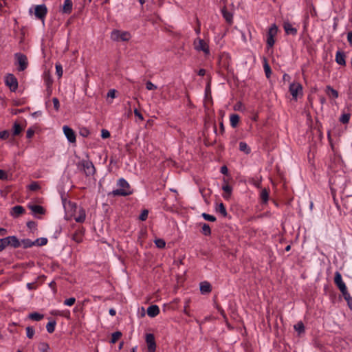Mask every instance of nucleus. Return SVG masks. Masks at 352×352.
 Segmentation results:
<instances>
[{
  "label": "nucleus",
  "mask_w": 352,
  "mask_h": 352,
  "mask_svg": "<svg viewBox=\"0 0 352 352\" xmlns=\"http://www.w3.org/2000/svg\"><path fill=\"white\" fill-rule=\"evenodd\" d=\"M34 246H43L47 244V239L46 238H39L34 241Z\"/></svg>",
  "instance_id": "35"
},
{
  "label": "nucleus",
  "mask_w": 352,
  "mask_h": 352,
  "mask_svg": "<svg viewBox=\"0 0 352 352\" xmlns=\"http://www.w3.org/2000/svg\"><path fill=\"white\" fill-rule=\"evenodd\" d=\"M86 214L82 208H79L77 214H74V219L76 222L82 223L85 219Z\"/></svg>",
  "instance_id": "14"
},
{
  "label": "nucleus",
  "mask_w": 352,
  "mask_h": 352,
  "mask_svg": "<svg viewBox=\"0 0 352 352\" xmlns=\"http://www.w3.org/2000/svg\"><path fill=\"white\" fill-rule=\"evenodd\" d=\"M14 58L16 60V63L19 65L18 70L20 72L24 71L28 65L27 56L21 53H16Z\"/></svg>",
  "instance_id": "5"
},
{
  "label": "nucleus",
  "mask_w": 352,
  "mask_h": 352,
  "mask_svg": "<svg viewBox=\"0 0 352 352\" xmlns=\"http://www.w3.org/2000/svg\"><path fill=\"white\" fill-rule=\"evenodd\" d=\"M6 247H8V243H6V238H3L0 239V252H2Z\"/></svg>",
  "instance_id": "49"
},
{
  "label": "nucleus",
  "mask_w": 352,
  "mask_h": 352,
  "mask_svg": "<svg viewBox=\"0 0 352 352\" xmlns=\"http://www.w3.org/2000/svg\"><path fill=\"white\" fill-rule=\"evenodd\" d=\"M228 172V169L226 166H223L221 168V173L223 175H227Z\"/></svg>",
  "instance_id": "62"
},
{
  "label": "nucleus",
  "mask_w": 352,
  "mask_h": 352,
  "mask_svg": "<svg viewBox=\"0 0 352 352\" xmlns=\"http://www.w3.org/2000/svg\"><path fill=\"white\" fill-rule=\"evenodd\" d=\"M122 333L120 331H116L111 335V343L115 344L122 336Z\"/></svg>",
  "instance_id": "30"
},
{
  "label": "nucleus",
  "mask_w": 352,
  "mask_h": 352,
  "mask_svg": "<svg viewBox=\"0 0 352 352\" xmlns=\"http://www.w3.org/2000/svg\"><path fill=\"white\" fill-rule=\"evenodd\" d=\"M63 129L68 141L71 143L76 142V135L73 129L68 126H64Z\"/></svg>",
  "instance_id": "11"
},
{
  "label": "nucleus",
  "mask_w": 352,
  "mask_h": 352,
  "mask_svg": "<svg viewBox=\"0 0 352 352\" xmlns=\"http://www.w3.org/2000/svg\"><path fill=\"white\" fill-rule=\"evenodd\" d=\"M25 209L21 206H15L12 208L11 215L14 217H18L19 215L24 213Z\"/></svg>",
  "instance_id": "17"
},
{
  "label": "nucleus",
  "mask_w": 352,
  "mask_h": 352,
  "mask_svg": "<svg viewBox=\"0 0 352 352\" xmlns=\"http://www.w3.org/2000/svg\"><path fill=\"white\" fill-rule=\"evenodd\" d=\"M107 97H110L111 98H114L116 97V90L115 89H111L107 93Z\"/></svg>",
  "instance_id": "58"
},
{
  "label": "nucleus",
  "mask_w": 352,
  "mask_h": 352,
  "mask_svg": "<svg viewBox=\"0 0 352 352\" xmlns=\"http://www.w3.org/2000/svg\"><path fill=\"white\" fill-rule=\"evenodd\" d=\"M28 317L30 319H31L32 320L39 321V320H42L44 316L43 314H38L37 312H34V313H31L28 316Z\"/></svg>",
  "instance_id": "29"
},
{
  "label": "nucleus",
  "mask_w": 352,
  "mask_h": 352,
  "mask_svg": "<svg viewBox=\"0 0 352 352\" xmlns=\"http://www.w3.org/2000/svg\"><path fill=\"white\" fill-rule=\"evenodd\" d=\"M347 40L350 44V45L352 46V32H349L347 34Z\"/></svg>",
  "instance_id": "61"
},
{
  "label": "nucleus",
  "mask_w": 352,
  "mask_h": 352,
  "mask_svg": "<svg viewBox=\"0 0 352 352\" xmlns=\"http://www.w3.org/2000/svg\"><path fill=\"white\" fill-rule=\"evenodd\" d=\"M52 102H53V104H54V109L56 111H58L59 108H60V103H59L58 99L57 98H52Z\"/></svg>",
  "instance_id": "53"
},
{
  "label": "nucleus",
  "mask_w": 352,
  "mask_h": 352,
  "mask_svg": "<svg viewBox=\"0 0 352 352\" xmlns=\"http://www.w3.org/2000/svg\"><path fill=\"white\" fill-rule=\"evenodd\" d=\"M38 349L41 352H48L50 347L47 343L41 342L39 344Z\"/></svg>",
  "instance_id": "40"
},
{
  "label": "nucleus",
  "mask_w": 352,
  "mask_h": 352,
  "mask_svg": "<svg viewBox=\"0 0 352 352\" xmlns=\"http://www.w3.org/2000/svg\"><path fill=\"white\" fill-rule=\"evenodd\" d=\"M6 85L9 87L12 91H15L18 87V81L16 78L12 74H8L6 76Z\"/></svg>",
  "instance_id": "7"
},
{
  "label": "nucleus",
  "mask_w": 352,
  "mask_h": 352,
  "mask_svg": "<svg viewBox=\"0 0 352 352\" xmlns=\"http://www.w3.org/2000/svg\"><path fill=\"white\" fill-rule=\"evenodd\" d=\"M341 293L342 294L345 300H349V297L351 296L349 293L348 292L346 287H344V289L340 290Z\"/></svg>",
  "instance_id": "52"
},
{
  "label": "nucleus",
  "mask_w": 352,
  "mask_h": 352,
  "mask_svg": "<svg viewBox=\"0 0 352 352\" xmlns=\"http://www.w3.org/2000/svg\"><path fill=\"white\" fill-rule=\"evenodd\" d=\"M34 134V131L32 129H29L28 131H27V133H26V136L28 138H31Z\"/></svg>",
  "instance_id": "57"
},
{
  "label": "nucleus",
  "mask_w": 352,
  "mask_h": 352,
  "mask_svg": "<svg viewBox=\"0 0 352 352\" xmlns=\"http://www.w3.org/2000/svg\"><path fill=\"white\" fill-rule=\"evenodd\" d=\"M10 133L8 131H3L0 132V139L6 140L8 138Z\"/></svg>",
  "instance_id": "54"
},
{
  "label": "nucleus",
  "mask_w": 352,
  "mask_h": 352,
  "mask_svg": "<svg viewBox=\"0 0 352 352\" xmlns=\"http://www.w3.org/2000/svg\"><path fill=\"white\" fill-rule=\"evenodd\" d=\"M221 12H222L223 16L226 19V21L230 24L232 23L233 14L231 12H230L229 11H228L226 7H224L221 10Z\"/></svg>",
  "instance_id": "20"
},
{
  "label": "nucleus",
  "mask_w": 352,
  "mask_h": 352,
  "mask_svg": "<svg viewBox=\"0 0 352 352\" xmlns=\"http://www.w3.org/2000/svg\"><path fill=\"white\" fill-rule=\"evenodd\" d=\"M289 91L293 98L296 100L298 96L302 94V87L298 82H293L289 85Z\"/></svg>",
  "instance_id": "8"
},
{
  "label": "nucleus",
  "mask_w": 352,
  "mask_h": 352,
  "mask_svg": "<svg viewBox=\"0 0 352 352\" xmlns=\"http://www.w3.org/2000/svg\"><path fill=\"white\" fill-rule=\"evenodd\" d=\"M76 302L75 298H69L64 301V305L67 306H72Z\"/></svg>",
  "instance_id": "50"
},
{
  "label": "nucleus",
  "mask_w": 352,
  "mask_h": 352,
  "mask_svg": "<svg viewBox=\"0 0 352 352\" xmlns=\"http://www.w3.org/2000/svg\"><path fill=\"white\" fill-rule=\"evenodd\" d=\"M44 78H45V84L47 87V90L49 91L50 88L53 82V80L49 74H45Z\"/></svg>",
  "instance_id": "38"
},
{
  "label": "nucleus",
  "mask_w": 352,
  "mask_h": 352,
  "mask_svg": "<svg viewBox=\"0 0 352 352\" xmlns=\"http://www.w3.org/2000/svg\"><path fill=\"white\" fill-rule=\"evenodd\" d=\"M47 12V8L45 4L36 6L34 8V15L36 18L43 20Z\"/></svg>",
  "instance_id": "9"
},
{
  "label": "nucleus",
  "mask_w": 352,
  "mask_h": 352,
  "mask_svg": "<svg viewBox=\"0 0 352 352\" xmlns=\"http://www.w3.org/2000/svg\"><path fill=\"white\" fill-rule=\"evenodd\" d=\"M341 293L342 294L345 300H349V297L351 296L349 293L348 292L346 287H344V289L340 290Z\"/></svg>",
  "instance_id": "51"
},
{
  "label": "nucleus",
  "mask_w": 352,
  "mask_h": 352,
  "mask_svg": "<svg viewBox=\"0 0 352 352\" xmlns=\"http://www.w3.org/2000/svg\"><path fill=\"white\" fill-rule=\"evenodd\" d=\"M216 211L219 212L223 217H226L228 213L226 207L223 203H220L216 208Z\"/></svg>",
  "instance_id": "28"
},
{
  "label": "nucleus",
  "mask_w": 352,
  "mask_h": 352,
  "mask_svg": "<svg viewBox=\"0 0 352 352\" xmlns=\"http://www.w3.org/2000/svg\"><path fill=\"white\" fill-rule=\"evenodd\" d=\"M148 210H143L142 211V213L140 214V217H139V219L140 221H145L147 217H148Z\"/></svg>",
  "instance_id": "47"
},
{
  "label": "nucleus",
  "mask_w": 352,
  "mask_h": 352,
  "mask_svg": "<svg viewBox=\"0 0 352 352\" xmlns=\"http://www.w3.org/2000/svg\"><path fill=\"white\" fill-rule=\"evenodd\" d=\"M41 188L40 185L37 182H32L29 186L28 189L32 191H36Z\"/></svg>",
  "instance_id": "39"
},
{
  "label": "nucleus",
  "mask_w": 352,
  "mask_h": 352,
  "mask_svg": "<svg viewBox=\"0 0 352 352\" xmlns=\"http://www.w3.org/2000/svg\"><path fill=\"white\" fill-rule=\"evenodd\" d=\"M283 28L287 34L296 35L297 30L289 21H284Z\"/></svg>",
  "instance_id": "15"
},
{
  "label": "nucleus",
  "mask_w": 352,
  "mask_h": 352,
  "mask_svg": "<svg viewBox=\"0 0 352 352\" xmlns=\"http://www.w3.org/2000/svg\"><path fill=\"white\" fill-rule=\"evenodd\" d=\"M56 322L50 321L46 325V329L48 333H52L55 330Z\"/></svg>",
  "instance_id": "34"
},
{
  "label": "nucleus",
  "mask_w": 352,
  "mask_h": 352,
  "mask_svg": "<svg viewBox=\"0 0 352 352\" xmlns=\"http://www.w3.org/2000/svg\"><path fill=\"white\" fill-rule=\"evenodd\" d=\"M350 119V114L349 113H344L342 114V116L340 118V121L343 124H346L349 122Z\"/></svg>",
  "instance_id": "42"
},
{
  "label": "nucleus",
  "mask_w": 352,
  "mask_h": 352,
  "mask_svg": "<svg viewBox=\"0 0 352 352\" xmlns=\"http://www.w3.org/2000/svg\"><path fill=\"white\" fill-rule=\"evenodd\" d=\"M8 246H10L14 248H18L21 247V242L16 236H9L5 237Z\"/></svg>",
  "instance_id": "12"
},
{
  "label": "nucleus",
  "mask_w": 352,
  "mask_h": 352,
  "mask_svg": "<svg viewBox=\"0 0 352 352\" xmlns=\"http://www.w3.org/2000/svg\"><path fill=\"white\" fill-rule=\"evenodd\" d=\"M223 190L225 192V195H223V197L226 199H228L231 195L232 188L228 184H226L222 187Z\"/></svg>",
  "instance_id": "26"
},
{
  "label": "nucleus",
  "mask_w": 352,
  "mask_h": 352,
  "mask_svg": "<svg viewBox=\"0 0 352 352\" xmlns=\"http://www.w3.org/2000/svg\"><path fill=\"white\" fill-rule=\"evenodd\" d=\"M334 283L340 290L344 289L345 283L342 281V275L339 272H336L334 277Z\"/></svg>",
  "instance_id": "13"
},
{
  "label": "nucleus",
  "mask_w": 352,
  "mask_h": 352,
  "mask_svg": "<svg viewBox=\"0 0 352 352\" xmlns=\"http://www.w3.org/2000/svg\"><path fill=\"white\" fill-rule=\"evenodd\" d=\"M101 136L104 139L108 138L110 137V133L107 129H102L101 131Z\"/></svg>",
  "instance_id": "55"
},
{
  "label": "nucleus",
  "mask_w": 352,
  "mask_h": 352,
  "mask_svg": "<svg viewBox=\"0 0 352 352\" xmlns=\"http://www.w3.org/2000/svg\"><path fill=\"white\" fill-rule=\"evenodd\" d=\"M146 342L148 352H155L156 350V342L153 334L148 333L146 335Z\"/></svg>",
  "instance_id": "10"
},
{
  "label": "nucleus",
  "mask_w": 352,
  "mask_h": 352,
  "mask_svg": "<svg viewBox=\"0 0 352 352\" xmlns=\"http://www.w3.org/2000/svg\"><path fill=\"white\" fill-rule=\"evenodd\" d=\"M261 199L264 203H266L268 201L269 191L266 188L262 190L261 192Z\"/></svg>",
  "instance_id": "32"
},
{
  "label": "nucleus",
  "mask_w": 352,
  "mask_h": 352,
  "mask_svg": "<svg viewBox=\"0 0 352 352\" xmlns=\"http://www.w3.org/2000/svg\"><path fill=\"white\" fill-rule=\"evenodd\" d=\"M263 67H264V71H265L266 77L267 78H269L271 76L272 70H271L270 66L269 65V64L267 63L266 58H265V57L263 58Z\"/></svg>",
  "instance_id": "24"
},
{
  "label": "nucleus",
  "mask_w": 352,
  "mask_h": 352,
  "mask_svg": "<svg viewBox=\"0 0 352 352\" xmlns=\"http://www.w3.org/2000/svg\"><path fill=\"white\" fill-rule=\"evenodd\" d=\"M73 3L71 0H65L63 6V12L69 14L72 10Z\"/></svg>",
  "instance_id": "22"
},
{
  "label": "nucleus",
  "mask_w": 352,
  "mask_h": 352,
  "mask_svg": "<svg viewBox=\"0 0 352 352\" xmlns=\"http://www.w3.org/2000/svg\"><path fill=\"white\" fill-rule=\"evenodd\" d=\"M239 149H240V151H243L247 154H248L250 152V148L248 147L247 144L244 142H241L239 143Z\"/></svg>",
  "instance_id": "36"
},
{
  "label": "nucleus",
  "mask_w": 352,
  "mask_h": 352,
  "mask_svg": "<svg viewBox=\"0 0 352 352\" xmlns=\"http://www.w3.org/2000/svg\"><path fill=\"white\" fill-rule=\"evenodd\" d=\"M72 239L74 241H75L77 243H80L82 240V236L80 232H75L72 235Z\"/></svg>",
  "instance_id": "41"
},
{
  "label": "nucleus",
  "mask_w": 352,
  "mask_h": 352,
  "mask_svg": "<svg viewBox=\"0 0 352 352\" xmlns=\"http://www.w3.org/2000/svg\"><path fill=\"white\" fill-rule=\"evenodd\" d=\"M278 32V27L276 24H273L269 29L267 32V45L268 47H272L275 43L274 36Z\"/></svg>",
  "instance_id": "6"
},
{
  "label": "nucleus",
  "mask_w": 352,
  "mask_h": 352,
  "mask_svg": "<svg viewBox=\"0 0 352 352\" xmlns=\"http://www.w3.org/2000/svg\"><path fill=\"white\" fill-rule=\"evenodd\" d=\"M28 208L32 210L34 214H43L45 213V209L38 205H29Z\"/></svg>",
  "instance_id": "21"
},
{
  "label": "nucleus",
  "mask_w": 352,
  "mask_h": 352,
  "mask_svg": "<svg viewBox=\"0 0 352 352\" xmlns=\"http://www.w3.org/2000/svg\"><path fill=\"white\" fill-rule=\"evenodd\" d=\"M336 61L338 64L344 66L346 65L345 54L344 52L338 51L336 55Z\"/></svg>",
  "instance_id": "18"
},
{
  "label": "nucleus",
  "mask_w": 352,
  "mask_h": 352,
  "mask_svg": "<svg viewBox=\"0 0 352 352\" xmlns=\"http://www.w3.org/2000/svg\"><path fill=\"white\" fill-rule=\"evenodd\" d=\"M118 185L120 188L113 190L114 196H127L132 194L129 183L124 179H120Z\"/></svg>",
  "instance_id": "1"
},
{
  "label": "nucleus",
  "mask_w": 352,
  "mask_h": 352,
  "mask_svg": "<svg viewBox=\"0 0 352 352\" xmlns=\"http://www.w3.org/2000/svg\"><path fill=\"white\" fill-rule=\"evenodd\" d=\"M131 34L128 32H121L118 30H114L111 34V38L115 41H127L130 39Z\"/></svg>",
  "instance_id": "3"
},
{
  "label": "nucleus",
  "mask_w": 352,
  "mask_h": 352,
  "mask_svg": "<svg viewBox=\"0 0 352 352\" xmlns=\"http://www.w3.org/2000/svg\"><path fill=\"white\" fill-rule=\"evenodd\" d=\"M346 301L348 303L349 307L351 309H352V297H349V300H346Z\"/></svg>",
  "instance_id": "63"
},
{
  "label": "nucleus",
  "mask_w": 352,
  "mask_h": 352,
  "mask_svg": "<svg viewBox=\"0 0 352 352\" xmlns=\"http://www.w3.org/2000/svg\"><path fill=\"white\" fill-rule=\"evenodd\" d=\"M146 88L147 90L151 91L157 89V87L152 82L148 80L146 82Z\"/></svg>",
  "instance_id": "46"
},
{
  "label": "nucleus",
  "mask_w": 352,
  "mask_h": 352,
  "mask_svg": "<svg viewBox=\"0 0 352 352\" xmlns=\"http://www.w3.org/2000/svg\"><path fill=\"white\" fill-rule=\"evenodd\" d=\"M239 116L237 114H232L230 118V124L232 127L235 128L239 122Z\"/></svg>",
  "instance_id": "25"
},
{
  "label": "nucleus",
  "mask_w": 352,
  "mask_h": 352,
  "mask_svg": "<svg viewBox=\"0 0 352 352\" xmlns=\"http://www.w3.org/2000/svg\"><path fill=\"white\" fill-rule=\"evenodd\" d=\"M27 337L30 339L32 338L34 335V329L32 327H26Z\"/></svg>",
  "instance_id": "43"
},
{
  "label": "nucleus",
  "mask_w": 352,
  "mask_h": 352,
  "mask_svg": "<svg viewBox=\"0 0 352 352\" xmlns=\"http://www.w3.org/2000/svg\"><path fill=\"white\" fill-rule=\"evenodd\" d=\"M56 72L58 78H60L63 76V67L61 65L56 64Z\"/></svg>",
  "instance_id": "48"
},
{
  "label": "nucleus",
  "mask_w": 352,
  "mask_h": 352,
  "mask_svg": "<svg viewBox=\"0 0 352 352\" xmlns=\"http://www.w3.org/2000/svg\"><path fill=\"white\" fill-rule=\"evenodd\" d=\"M326 94L329 97H333L334 98H337L338 97V92L333 88H332L330 85L327 86L326 87Z\"/></svg>",
  "instance_id": "23"
},
{
  "label": "nucleus",
  "mask_w": 352,
  "mask_h": 352,
  "mask_svg": "<svg viewBox=\"0 0 352 352\" xmlns=\"http://www.w3.org/2000/svg\"><path fill=\"white\" fill-rule=\"evenodd\" d=\"M160 313V309L157 305H151L147 309V314L148 316L153 318L157 316Z\"/></svg>",
  "instance_id": "16"
},
{
  "label": "nucleus",
  "mask_w": 352,
  "mask_h": 352,
  "mask_svg": "<svg viewBox=\"0 0 352 352\" xmlns=\"http://www.w3.org/2000/svg\"><path fill=\"white\" fill-rule=\"evenodd\" d=\"M202 217L206 221H212V222L216 221V218H215L214 216L210 215V214H207V213H203L202 214Z\"/></svg>",
  "instance_id": "45"
},
{
  "label": "nucleus",
  "mask_w": 352,
  "mask_h": 352,
  "mask_svg": "<svg viewBox=\"0 0 352 352\" xmlns=\"http://www.w3.org/2000/svg\"><path fill=\"white\" fill-rule=\"evenodd\" d=\"M27 226L30 228V229H32V228H34L36 226V224L34 221H28L27 223Z\"/></svg>",
  "instance_id": "60"
},
{
  "label": "nucleus",
  "mask_w": 352,
  "mask_h": 352,
  "mask_svg": "<svg viewBox=\"0 0 352 352\" xmlns=\"http://www.w3.org/2000/svg\"><path fill=\"white\" fill-rule=\"evenodd\" d=\"M294 329L296 331H298L299 333H301L302 332H304L305 331V327H304V324L303 323L300 321L298 322H297L295 325H294Z\"/></svg>",
  "instance_id": "37"
},
{
  "label": "nucleus",
  "mask_w": 352,
  "mask_h": 352,
  "mask_svg": "<svg viewBox=\"0 0 352 352\" xmlns=\"http://www.w3.org/2000/svg\"><path fill=\"white\" fill-rule=\"evenodd\" d=\"M155 243L156 246L159 248H164L166 245V242L164 240L158 239L155 241Z\"/></svg>",
  "instance_id": "44"
},
{
  "label": "nucleus",
  "mask_w": 352,
  "mask_h": 352,
  "mask_svg": "<svg viewBox=\"0 0 352 352\" xmlns=\"http://www.w3.org/2000/svg\"><path fill=\"white\" fill-rule=\"evenodd\" d=\"M8 175L6 171L0 169V179H7Z\"/></svg>",
  "instance_id": "56"
},
{
  "label": "nucleus",
  "mask_w": 352,
  "mask_h": 352,
  "mask_svg": "<svg viewBox=\"0 0 352 352\" xmlns=\"http://www.w3.org/2000/svg\"><path fill=\"white\" fill-rule=\"evenodd\" d=\"M20 242L21 246H23V248H28L34 246V242L28 239H23L20 241Z\"/></svg>",
  "instance_id": "27"
},
{
  "label": "nucleus",
  "mask_w": 352,
  "mask_h": 352,
  "mask_svg": "<svg viewBox=\"0 0 352 352\" xmlns=\"http://www.w3.org/2000/svg\"><path fill=\"white\" fill-rule=\"evenodd\" d=\"M134 114L135 115V116L138 117L141 120H144L143 116L140 113V111L137 109H134Z\"/></svg>",
  "instance_id": "59"
},
{
  "label": "nucleus",
  "mask_w": 352,
  "mask_h": 352,
  "mask_svg": "<svg viewBox=\"0 0 352 352\" xmlns=\"http://www.w3.org/2000/svg\"><path fill=\"white\" fill-rule=\"evenodd\" d=\"M200 291L203 294H208L211 292V285L207 282L204 281L200 283Z\"/></svg>",
  "instance_id": "19"
},
{
  "label": "nucleus",
  "mask_w": 352,
  "mask_h": 352,
  "mask_svg": "<svg viewBox=\"0 0 352 352\" xmlns=\"http://www.w3.org/2000/svg\"><path fill=\"white\" fill-rule=\"evenodd\" d=\"M23 129L17 122H14L13 125V135H18L22 131Z\"/></svg>",
  "instance_id": "33"
},
{
  "label": "nucleus",
  "mask_w": 352,
  "mask_h": 352,
  "mask_svg": "<svg viewBox=\"0 0 352 352\" xmlns=\"http://www.w3.org/2000/svg\"><path fill=\"white\" fill-rule=\"evenodd\" d=\"M78 168L80 170L83 171L86 176L94 175L96 172L93 163L89 160H82L79 162Z\"/></svg>",
  "instance_id": "2"
},
{
  "label": "nucleus",
  "mask_w": 352,
  "mask_h": 352,
  "mask_svg": "<svg viewBox=\"0 0 352 352\" xmlns=\"http://www.w3.org/2000/svg\"><path fill=\"white\" fill-rule=\"evenodd\" d=\"M206 74V70L204 69H200L198 72V75L199 76H204Z\"/></svg>",
  "instance_id": "64"
},
{
  "label": "nucleus",
  "mask_w": 352,
  "mask_h": 352,
  "mask_svg": "<svg viewBox=\"0 0 352 352\" xmlns=\"http://www.w3.org/2000/svg\"><path fill=\"white\" fill-rule=\"evenodd\" d=\"M201 232L206 236H209L211 234V230L207 223H204L201 227Z\"/></svg>",
  "instance_id": "31"
},
{
  "label": "nucleus",
  "mask_w": 352,
  "mask_h": 352,
  "mask_svg": "<svg viewBox=\"0 0 352 352\" xmlns=\"http://www.w3.org/2000/svg\"><path fill=\"white\" fill-rule=\"evenodd\" d=\"M194 47L197 51H202L206 55L210 54L208 44L204 39L197 38L194 41Z\"/></svg>",
  "instance_id": "4"
}]
</instances>
